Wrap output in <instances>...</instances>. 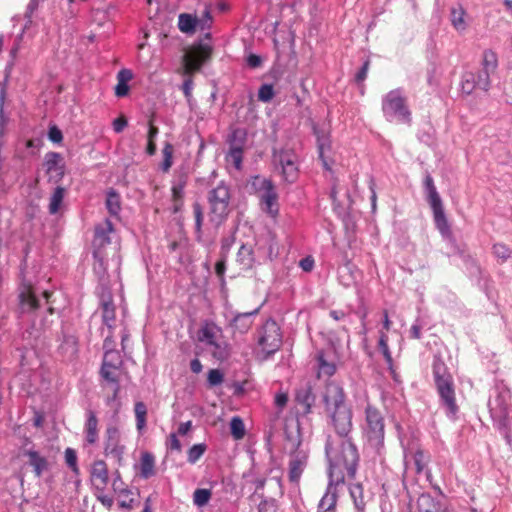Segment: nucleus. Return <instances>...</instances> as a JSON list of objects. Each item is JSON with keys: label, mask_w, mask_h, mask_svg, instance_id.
Segmentation results:
<instances>
[{"label": "nucleus", "mask_w": 512, "mask_h": 512, "mask_svg": "<svg viewBox=\"0 0 512 512\" xmlns=\"http://www.w3.org/2000/svg\"><path fill=\"white\" fill-rule=\"evenodd\" d=\"M325 455L328 461V478L345 482V476L354 479L360 455L350 435L334 439L328 435L325 442Z\"/></svg>", "instance_id": "1"}, {"label": "nucleus", "mask_w": 512, "mask_h": 512, "mask_svg": "<svg viewBox=\"0 0 512 512\" xmlns=\"http://www.w3.org/2000/svg\"><path fill=\"white\" fill-rule=\"evenodd\" d=\"M321 402L328 423L333 427L338 437H347L353 429V411L347 401L344 388L336 381L326 382L321 394Z\"/></svg>", "instance_id": "2"}, {"label": "nucleus", "mask_w": 512, "mask_h": 512, "mask_svg": "<svg viewBox=\"0 0 512 512\" xmlns=\"http://www.w3.org/2000/svg\"><path fill=\"white\" fill-rule=\"evenodd\" d=\"M285 440L291 444L289 453L288 478L291 483L298 484L308 464V453L301 449L303 442L299 414L288 415L284 420Z\"/></svg>", "instance_id": "3"}, {"label": "nucleus", "mask_w": 512, "mask_h": 512, "mask_svg": "<svg viewBox=\"0 0 512 512\" xmlns=\"http://www.w3.org/2000/svg\"><path fill=\"white\" fill-rule=\"evenodd\" d=\"M231 193L230 187L225 181H220L216 187L207 193L209 205V221L215 226H221L228 218L230 209Z\"/></svg>", "instance_id": "4"}, {"label": "nucleus", "mask_w": 512, "mask_h": 512, "mask_svg": "<svg viewBox=\"0 0 512 512\" xmlns=\"http://www.w3.org/2000/svg\"><path fill=\"white\" fill-rule=\"evenodd\" d=\"M423 192L425 200L433 212V220L436 228L443 237H448V220L444 211L443 201L429 172H426L424 177Z\"/></svg>", "instance_id": "5"}, {"label": "nucleus", "mask_w": 512, "mask_h": 512, "mask_svg": "<svg viewBox=\"0 0 512 512\" xmlns=\"http://www.w3.org/2000/svg\"><path fill=\"white\" fill-rule=\"evenodd\" d=\"M382 112L386 120H394L410 125L412 122L411 111L406 103V98L401 89L389 91L382 99Z\"/></svg>", "instance_id": "6"}, {"label": "nucleus", "mask_w": 512, "mask_h": 512, "mask_svg": "<svg viewBox=\"0 0 512 512\" xmlns=\"http://www.w3.org/2000/svg\"><path fill=\"white\" fill-rule=\"evenodd\" d=\"M258 345L261 346L265 359L274 355L282 346L283 335L280 326L273 318H268L258 330Z\"/></svg>", "instance_id": "7"}, {"label": "nucleus", "mask_w": 512, "mask_h": 512, "mask_svg": "<svg viewBox=\"0 0 512 512\" xmlns=\"http://www.w3.org/2000/svg\"><path fill=\"white\" fill-rule=\"evenodd\" d=\"M27 260L23 258L20 262L19 266V275L18 278L20 280L19 283V308L22 313H29L36 311L40 307V302L37 296L35 295L33 284L26 277L27 271Z\"/></svg>", "instance_id": "8"}, {"label": "nucleus", "mask_w": 512, "mask_h": 512, "mask_svg": "<svg viewBox=\"0 0 512 512\" xmlns=\"http://www.w3.org/2000/svg\"><path fill=\"white\" fill-rule=\"evenodd\" d=\"M366 435L371 447L379 450L384 445L385 424L379 409L368 404L365 408Z\"/></svg>", "instance_id": "9"}, {"label": "nucleus", "mask_w": 512, "mask_h": 512, "mask_svg": "<svg viewBox=\"0 0 512 512\" xmlns=\"http://www.w3.org/2000/svg\"><path fill=\"white\" fill-rule=\"evenodd\" d=\"M339 340L329 339L325 349L318 350L315 356L319 374L332 377L337 372V363L341 360Z\"/></svg>", "instance_id": "10"}, {"label": "nucleus", "mask_w": 512, "mask_h": 512, "mask_svg": "<svg viewBox=\"0 0 512 512\" xmlns=\"http://www.w3.org/2000/svg\"><path fill=\"white\" fill-rule=\"evenodd\" d=\"M431 373L443 406L448 410V366L441 353L433 355Z\"/></svg>", "instance_id": "11"}, {"label": "nucleus", "mask_w": 512, "mask_h": 512, "mask_svg": "<svg viewBox=\"0 0 512 512\" xmlns=\"http://www.w3.org/2000/svg\"><path fill=\"white\" fill-rule=\"evenodd\" d=\"M247 129L242 127L231 128L226 142L229 145L227 157L232 159L236 169H241L244 155V148L247 142Z\"/></svg>", "instance_id": "12"}, {"label": "nucleus", "mask_w": 512, "mask_h": 512, "mask_svg": "<svg viewBox=\"0 0 512 512\" xmlns=\"http://www.w3.org/2000/svg\"><path fill=\"white\" fill-rule=\"evenodd\" d=\"M213 48L209 43L198 40L192 47L190 53L185 56L184 61L187 69L198 72L211 60Z\"/></svg>", "instance_id": "13"}, {"label": "nucleus", "mask_w": 512, "mask_h": 512, "mask_svg": "<svg viewBox=\"0 0 512 512\" xmlns=\"http://www.w3.org/2000/svg\"><path fill=\"white\" fill-rule=\"evenodd\" d=\"M283 180L288 184L295 183L299 178L297 155L293 150L281 149L278 153Z\"/></svg>", "instance_id": "14"}, {"label": "nucleus", "mask_w": 512, "mask_h": 512, "mask_svg": "<svg viewBox=\"0 0 512 512\" xmlns=\"http://www.w3.org/2000/svg\"><path fill=\"white\" fill-rule=\"evenodd\" d=\"M125 447L120 444V431L116 426H108L105 431V455H112L115 457L119 464L123 460V453Z\"/></svg>", "instance_id": "15"}, {"label": "nucleus", "mask_w": 512, "mask_h": 512, "mask_svg": "<svg viewBox=\"0 0 512 512\" xmlns=\"http://www.w3.org/2000/svg\"><path fill=\"white\" fill-rule=\"evenodd\" d=\"M259 199L261 210L271 217H276L279 214V195L274 183H272L265 190L256 195Z\"/></svg>", "instance_id": "16"}, {"label": "nucleus", "mask_w": 512, "mask_h": 512, "mask_svg": "<svg viewBox=\"0 0 512 512\" xmlns=\"http://www.w3.org/2000/svg\"><path fill=\"white\" fill-rule=\"evenodd\" d=\"M476 88L488 91L490 79L487 73L465 72L462 76L461 89L465 94H471Z\"/></svg>", "instance_id": "17"}, {"label": "nucleus", "mask_w": 512, "mask_h": 512, "mask_svg": "<svg viewBox=\"0 0 512 512\" xmlns=\"http://www.w3.org/2000/svg\"><path fill=\"white\" fill-rule=\"evenodd\" d=\"M113 231L114 225L109 219H105L103 224L96 225L92 240L93 250L104 251V248L111 243L110 233Z\"/></svg>", "instance_id": "18"}, {"label": "nucleus", "mask_w": 512, "mask_h": 512, "mask_svg": "<svg viewBox=\"0 0 512 512\" xmlns=\"http://www.w3.org/2000/svg\"><path fill=\"white\" fill-rule=\"evenodd\" d=\"M316 396L313 393L312 385L307 382L295 391V402L303 407L302 416H307L312 412Z\"/></svg>", "instance_id": "19"}, {"label": "nucleus", "mask_w": 512, "mask_h": 512, "mask_svg": "<svg viewBox=\"0 0 512 512\" xmlns=\"http://www.w3.org/2000/svg\"><path fill=\"white\" fill-rule=\"evenodd\" d=\"M44 165L46 167L47 173L52 171L56 172L54 182L58 183L61 181L65 175V163L63 161V156L58 152H48L44 158Z\"/></svg>", "instance_id": "20"}, {"label": "nucleus", "mask_w": 512, "mask_h": 512, "mask_svg": "<svg viewBox=\"0 0 512 512\" xmlns=\"http://www.w3.org/2000/svg\"><path fill=\"white\" fill-rule=\"evenodd\" d=\"M343 483L344 482H337L336 480L329 478L326 492L321 498L317 509H324L332 512L336 511L338 501L337 486Z\"/></svg>", "instance_id": "21"}, {"label": "nucleus", "mask_w": 512, "mask_h": 512, "mask_svg": "<svg viewBox=\"0 0 512 512\" xmlns=\"http://www.w3.org/2000/svg\"><path fill=\"white\" fill-rule=\"evenodd\" d=\"M91 478L97 483L94 484L96 491H104L109 482V472L104 460L94 461L91 468Z\"/></svg>", "instance_id": "22"}, {"label": "nucleus", "mask_w": 512, "mask_h": 512, "mask_svg": "<svg viewBox=\"0 0 512 512\" xmlns=\"http://www.w3.org/2000/svg\"><path fill=\"white\" fill-rule=\"evenodd\" d=\"M260 307L250 312L236 313L230 320V326L241 334H245L253 324V318L259 313Z\"/></svg>", "instance_id": "23"}, {"label": "nucleus", "mask_w": 512, "mask_h": 512, "mask_svg": "<svg viewBox=\"0 0 512 512\" xmlns=\"http://www.w3.org/2000/svg\"><path fill=\"white\" fill-rule=\"evenodd\" d=\"M236 261L241 266L242 270H251L256 261L252 246L242 244L237 252Z\"/></svg>", "instance_id": "24"}, {"label": "nucleus", "mask_w": 512, "mask_h": 512, "mask_svg": "<svg viewBox=\"0 0 512 512\" xmlns=\"http://www.w3.org/2000/svg\"><path fill=\"white\" fill-rule=\"evenodd\" d=\"M312 131L314 136L316 137L318 158H323V154H325L326 151L331 150L330 133L322 128H319L318 125L315 123L312 126Z\"/></svg>", "instance_id": "25"}, {"label": "nucleus", "mask_w": 512, "mask_h": 512, "mask_svg": "<svg viewBox=\"0 0 512 512\" xmlns=\"http://www.w3.org/2000/svg\"><path fill=\"white\" fill-rule=\"evenodd\" d=\"M92 257L94 260L93 272L97 276L98 281H105L109 279V274L107 271V262L105 260L104 251L93 250Z\"/></svg>", "instance_id": "26"}, {"label": "nucleus", "mask_w": 512, "mask_h": 512, "mask_svg": "<svg viewBox=\"0 0 512 512\" xmlns=\"http://www.w3.org/2000/svg\"><path fill=\"white\" fill-rule=\"evenodd\" d=\"M193 215L195 220L194 232H195V241L201 245H208V243L203 238V221H204V211L202 205L195 201L192 205Z\"/></svg>", "instance_id": "27"}, {"label": "nucleus", "mask_w": 512, "mask_h": 512, "mask_svg": "<svg viewBox=\"0 0 512 512\" xmlns=\"http://www.w3.org/2000/svg\"><path fill=\"white\" fill-rule=\"evenodd\" d=\"M139 476L143 479H149L156 474L155 457L151 452L145 451L141 453Z\"/></svg>", "instance_id": "28"}, {"label": "nucleus", "mask_w": 512, "mask_h": 512, "mask_svg": "<svg viewBox=\"0 0 512 512\" xmlns=\"http://www.w3.org/2000/svg\"><path fill=\"white\" fill-rule=\"evenodd\" d=\"M26 455L29 457V465L33 467V472L40 477L44 471L49 469V463L46 457L42 456L36 450H28Z\"/></svg>", "instance_id": "29"}, {"label": "nucleus", "mask_w": 512, "mask_h": 512, "mask_svg": "<svg viewBox=\"0 0 512 512\" xmlns=\"http://www.w3.org/2000/svg\"><path fill=\"white\" fill-rule=\"evenodd\" d=\"M216 332H221V328L213 321L205 320L203 326L198 331V340L200 342H206V344L210 346L216 341Z\"/></svg>", "instance_id": "30"}, {"label": "nucleus", "mask_w": 512, "mask_h": 512, "mask_svg": "<svg viewBox=\"0 0 512 512\" xmlns=\"http://www.w3.org/2000/svg\"><path fill=\"white\" fill-rule=\"evenodd\" d=\"M105 205L111 216L119 217L121 211V195L116 189L109 188L107 190Z\"/></svg>", "instance_id": "31"}, {"label": "nucleus", "mask_w": 512, "mask_h": 512, "mask_svg": "<svg viewBox=\"0 0 512 512\" xmlns=\"http://www.w3.org/2000/svg\"><path fill=\"white\" fill-rule=\"evenodd\" d=\"M273 181L262 175H253L247 181V187L250 194L258 195L260 192L269 187Z\"/></svg>", "instance_id": "32"}, {"label": "nucleus", "mask_w": 512, "mask_h": 512, "mask_svg": "<svg viewBox=\"0 0 512 512\" xmlns=\"http://www.w3.org/2000/svg\"><path fill=\"white\" fill-rule=\"evenodd\" d=\"M198 18L188 13H182L178 17V28L181 32L192 34L198 26Z\"/></svg>", "instance_id": "33"}, {"label": "nucleus", "mask_w": 512, "mask_h": 512, "mask_svg": "<svg viewBox=\"0 0 512 512\" xmlns=\"http://www.w3.org/2000/svg\"><path fill=\"white\" fill-rule=\"evenodd\" d=\"M95 294L99 300V306L114 302L109 279L105 281H98V285L96 286L95 289Z\"/></svg>", "instance_id": "34"}, {"label": "nucleus", "mask_w": 512, "mask_h": 512, "mask_svg": "<svg viewBox=\"0 0 512 512\" xmlns=\"http://www.w3.org/2000/svg\"><path fill=\"white\" fill-rule=\"evenodd\" d=\"M498 66V59L495 52L492 50H485L482 55V70L479 73H487L490 79V74L494 73Z\"/></svg>", "instance_id": "35"}, {"label": "nucleus", "mask_w": 512, "mask_h": 512, "mask_svg": "<svg viewBox=\"0 0 512 512\" xmlns=\"http://www.w3.org/2000/svg\"><path fill=\"white\" fill-rule=\"evenodd\" d=\"M59 350L63 354H69L70 356L76 355L78 352V338L62 331V342L59 346Z\"/></svg>", "instance_id": "36"}, {"label": "nucleus", "mask_w": 512, "mask_h": 512, "mask_svg": "<svg viewBox=\"0 0 512 512\" xmlns=\"http://www.w3.org/2000/svg\"><path fill=\"white\" fill-rule=\"evenodd\" d=\"M65 192H66L65 188L62 186H57L54 189V191L50 197V202L48 205V210H49L50 214L54 215L59 212L61 205L63 203Z\"/></svg>", "instance_id": "37"}, {"label": "nucleus", "mask_w": 512, "mask_h": 512, "mask_svg": "<svg viewBox=\"0 0 512 512\" xmlns=\"http://www.w3.org/2000/svg\"><path fill=\"white\" fill-rule=\"evenodd\" d=\"M100 308L102 309V322L103 324L109 329L113 330L115 325V319H116V307L114 302L107 303L100 305Z\"/></svg>", "instance_id": "38"}, {"label": "nucleus", "mask_w": 512, "mask_h": 512, "mask_svg": "<svg viewBox=\"0 0 512 512\" xmlns=\"http://www.w3.org/2000/svg\"><path fill=\"white\" fill-rule=\"evenodd\" d=\"M349 492L351 498L353 499L354 506L357 509V512H364L365 510V501L363 496V486L361 483H355L350 485Z\"/></svg>", "instance_id": "39"}, {"label": "nucleus", "mask_w": 512, "mask_h": 512, "mask_svg": "<svg viewBox=\"0 0 512 512\" xmlns=\"http://www.w3.org/2000/svg\"><path fill=\"white\" fill-rule=\"evenodd\" d=\"M136 417V428L141 433L146 427L147 422V406L142 401H137L134 405Z\"/></svg>", "instance_id": "40"}, {"label": "nucleus", "mask_w": 512, "mask_h": 512, "mask_svg": "<svg viewBox=\"0 0 512 512\" xmlns=\"http://www.w3.org/2000/svg\"><path fill=\"white\" fill-rule=\"evenodd\" d=\"M426 506L424 512H447V507L435 501L430 495L422 494L419 498V506Z\"/></svg>", "instance_id": "41"}, {"label": "nucleus", "mask_w": 512, "mask_h": 512, "mask_svg": "<svg viewBox=\"0 0 512 512\" xmlns=\"http://www.w3.org/2000/svg\"><path fill=\"white\" fill-rule=\"evenodd\" d=\"M258 498L260 503L257 505L258 512H268L269 507H276L277 500L272 497H266L263 492H253L250 496V500Z\"/></svg>", "instance_id": "42"}, {"label": "nucleus", "mask_w": 512, "mask_h": 512, "mask_svg": "<svg viewBox=\"0 0 512 512\" xmlns=\"http://www.w3.org/2000/svg\"><path fill=\"white\" fill-rule=\"evenodd\" d=\"M230 434L235 440H240L245 436V424L241 417L234 416L229 423Z\"/></svg>", "instance_id": "43"}, {"label": "nucleus", "mask_w": 512, "mask_h": 512, "mask_svg": "<svg viewBox=\"0 0 512 512\" xmlns=\"http://www.w3.org/2000/svg\"><path fill=\"white\" fill-rule=\"evenodd\" d=\"M210 346L214 348L212 356L216 360L223 362L230 357V345L227 342L215 341L214 344H211Z\"/></svg>", "instance_id": "44"}, {"label": "nucleus", "mask_w": 512, "mask_h": 512, "mask_svg": "<svg viewBox=\"0 0 512 512\" xmlns=\"http://www.w3.org/2000/svg\"><path fill=\"white\" fill-rule=\"evenodd\" d=\"M65 463L72 471V473L76 476H80V468L78 466V457L77 452L73 448H66L64 452Z\"/></svg>", "instance_id": "45"}, {"label": "nucleus", "mask_w": 512, "mask_h": 512, "mask_svg": "<svg viewBox=\"0 0 512 512\" xmlns=\"http://www.w3.org/2000/svg\"><path fill=\"white\" fill-rule=\"evenodd\" d=\"M187 175L182 173L178 176L177 181L172 185V200H184V189L187 185Z\"/></svg>", "instance_id": "46"}, {"label": "nucleus", "mask_w": 512, "mask_h": 512, "mask_svg": "<svg viewBox=\"0 0 512 512\" xmlns=\"http://www.w3.org/2000/svg\"><path fill=\"white\" fill-rule=\"evenodd\" d=\"M378 350L383 355L384 360H385L387 365H392V363H394L391 351H390L389 346H388V336L383 331L379 332Z\"/></svg>", "instance_id": "47"}, {"label": "nucleus", "mask_w": 512, "mask_h": 512, "mask_svg": "<svg viewBox=\"0 0 512 512\" xmlns=\"http://www.w3.org/2000/svg\"><path fill=\"white\" fill-rule=\"evenodd\" d=\"M120 368L121 367L117 366V364L102 360L99 375L103 380H113L115 376L119 375L117 371L120 370Z\"/></svg>", "instance_id": "48"}, {"label": "nucleus", "mask_w": 512, "mask_h": 512, "mask_svg": "<svg viewBox=\"0 0 512 512\" xmlns=\"http://www.w3.org/2000/svg\"><path fill=\"white\" fill-rule=\"evenodd\" d=\"M451 22L453 27L462 34L467 29V22L465 20V11L460 8L453 10L451 14Z\"/></svg>", "instance_id": "49"}, {"label": "nucleus", "mask_w": 512, "mask_h": 512, "mask_svg": "<svg viewBox=\"0 0 512 512\" xmlns=\"http://www.w3.org/2000/svg\"><path fill=\"white\" fill-rule=\"evenodd\" d=\"M492 252L501 263L506 262L512 256V249L501 242L493 245Z\"/></svg>", "instance_id": "50"}, {"label": "nucleus", "mask_w": 512, "mask_h": 512, "mask_svg": "<svg viewBox=\"0 0 512 512\" xmlns=\"http://www.w3.org/2000/svg\"><path fill=\"white\" fill-rule=\"evenodd\" d=\"M207 445L205 443L194 444L187 451V461L190 464H195L206 452Z\"/></svg>", "instance_id": "51"}, {"label": "nucleus", "mask_w": 512, "mask_h": 512, "mask_svg": "<svg viewBox=\"0 0 512 512\" xmlns=\"http://www.w3.org/2000/svg\"><path fill=\"white\" fill-rule=\"evenodd\" d=\"M211 496L212 492L210 489L198 488L193 493V503L197 507H204L209 503Z\"/></svg>", "instance_id": "52"}, {"label": "nucleus", "mask_w": 512, "mask_h": 512, "mask_svg": "<svg viewBox=\"0 0 512 512\" xmlns=\"http://www.w3.org/2000/svg\"><path fill=\"white\" fill-rule=\"evenodd\" d=\"M173 151L174 147L170 142H165L162 153L163 160L161 162V170L163 172L169 171L173 164Z\"/></svg>", "instance_id": "53"}, {"label": "nucleus", "mask_w": 512, "mask_h": 512, "mask_svg": "<svg viewBox=\"0 0 512 512\" xmlns=\"http://www.w3.org/2000/svg\"><path fill=\"white\" fill-rule=\"evenodd\" d=\"M224 381V372L218 368L210 369L207 372V382L206 385L208 388H214L219 386Z\"/></svg>", "instance_id": "54"}, {"label": "nucleus", "mask_w": 512, "mask_h": 512, "mask_svg": "<svg viewBox=\"0 0 512 512\" xmlns=\"http://www.w3.org/2000/svg\"><path fill=\"white\" fill-rule=\"evenodd\" d=\"M258 100L263 103H269L275 96L273 84L264 83L258 89Z\"/></svg>", "instance_id": "55"}, {"label": "nucleus", "mask_w": 512, "mask_h": 512, "mask_svg": "<svg viewBox=\"0 0 512 512\" xmlns=\"http://www.w3.org/2000/svg\"><path fill=\"white\" fill-rule=\"evenodd\" d=\"M113 483H112V489L116 494L119 495H129L131 494V490L126 486V484L123 482L121 474L118 470L114 472L113 475Z\"/></svg>", "instance_id": "56"}, {"label": "nucleus", "mask_w": 512, "mask_h": 512, "mask_svg": "<svg viewBox=\"0 0 512 512\" xmlns=\"http://www.w3.org/2000/svg\"><path fill=\"white\" fill-rule=\"evenodd\" d=\"M346 197H347V200H348L347 207H345L339 200H337L335 202H332L333 211L335 212V214L339 218L341 216H343L344 214H346L347 212H349L350 209H351V206L353 204V200H352V197H351V194H350L349 190L346 191Z\"/></svg>", "instance_id": "57"}, {"label": "nucleus", "mask_w": 512, "mask_h": 512, "mask_svg": "<svg viewBox=\"0 0 512 512\" xmlns=\"http://www.w3.org/2000/svg\"><path fill=\"white\" fill-rule=\"evenodd\" d=\"M370 59L367 58L362 66L359 68V70L356 72V74L354 75V79H353V82L356 84V85H361L367 78V75H368V71H369V68H370Z\"/></svg>", "instance_id": "58"}, {"label": "nucleus", "mask_w": 512, "mask_h": 512, "mask_svg": "<svg viewBox=\"0 0 512 512\" xmlns=\"http://www.w3.org/2000/svg\"><path fill=\"white\" fill-rule=\"evenodd\" d=\"M49 141L53 144H61L63 142V133L57 125H50L47 132Z\"/></svg>", "instance_id": "59"}, {"label": "nucleus", "mask_w": 512, "mask_h": 512, "mask_svg": "<svg viewBox=\"0 0 512 512\" xmlns=\"http://www.w3.org/2000/svg\"><path fill=\"white\" fill-rule=\"evenodd\" d=\"M340 219L342 220L345 232L347 234H354L356 232L357 224L350 211L341 216Z\"/></svg>", "instance_id": "60"}, {"label": "nucleus", "mask_w": 512, "mask_h": 512, "mask_svg": "<svg viewBox=\"0 0 512 512\" xmlns=\"http://www.w3.org/2000/svg\"><path fill=\"white\" fill-rule=\"evenodd\" d=\"M198 26L201 30L210 29L212 24V15L210 5H206L200 19H198Z\"/></svg>", "instance_id": "61"}, {"label": "nucleus", "mask_w": 512, "mask_h": 512, "mask_svg": "<svg viewBox=\"0 0 512 512\" xmlns=\"http://www.w3.org/2000/svg\"><path fill=\"white\" fill-rule=\"evenodd\" d=\"M156 115L155 113H151L149 116L147 125H148V131H147V140H155L157 139V136L159 134V127L154 124Z\"/></svg>", "instance_id": "62"}, {"label": "nucleus", "mask_w": 512, "mask_h": 512, "mask_svg": "<svg viewBox=\"0 0 512 512\" xmlns=\"http://www.w3.org/2000/svg\"><path fill=\"white\" fill-rule=\"evenodd\" d=\"M44 0H30L27 7L26 12L24 14V18L26 20L25 28L28 26V24L32 23V15L33 13L38 9L39 3L43 2Z\"/></svg>", "instance_id": "63"}, {"label": "nucleus", "mask_w": 512, "mask_h": 512, "mask_svg": "<svg viewBox=\"0 0 512 512\" xmlns=\"http://www.w3.org/2000/svg\"><path fill=\"white\" fill-rule=\"evenodd\" d=\"M102 360H106L110 363L117 364V366H120V367H122V365H123V360L121 358V355H120L119 351H117L116 349L110 350V351H104Z\"/></svg>", "instance_id": "64"}]
</instances>
